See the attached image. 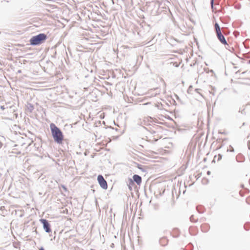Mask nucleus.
Listing matches in <instances>:
<instances>
[{
	"label": "nucleus",
	"instance_id": "29",
	"mask_svg": "<svg viewBox=\"0 0 250 250\" xmlns=\"http://www.w3.org/2000/svg\"><path fill=\"white\" fill-rule=\"evenodd\" d=\"M231 152H233L234 151V148L233 147L231 148V149L230 150Z\"/></svg>",
	"mask_w": 250,
	"mask_h": 250
},
{
	"label": "nucleus",
	"instance_id": "21",
	"mask_svg": "<svg viewBox=\"0 0 250 250\" xmlns=\"http://www.w3.org/2000/svg\"><path fill=\"white\" fill-rule=\"evenodd\" d=\"M246 202L248 204H250V198H248L246 199Z\"/></svg>",
	"mask_w": 250,
	"mask_h": 250
},
{
	"label": "nucleus",
	"instance_id": "23",
	"mask_svg": "<svg viewBox=\"0 0 250 250\" xmlns=\"http://www.w3.org/2000/svg\"><path fill=\"white\" fill-rule=\"evenodd\" d=\"M200 90V89H195V91H196V92L200 94L202 96V95L199 92Z\"/></svg>",
	"mask_w": 250,
	"mask_h": 250
},
{
	"label": "nucleus",
	"instance_id": "28",
	"mask_svg": "<svg viewBox=\"0 0 250 250\" xmlns=\"http://www.w3.org/2000/svg\"><path fill=\"white\" fill-rule=\"evenodd\" d=\"M158 141V139H154L153 141H152V142H157Z\"/></svg>",
	"mask_w": 250,
	"mask_h": 250
},
{
	"label": "nucleus",
	"instance_id": "26",
	"mask_svg": "<svg viewBox=\"0 0 250 250\" xmlns=\"http://www.w3.org/2000/svg\"><path fill=\"white\" fill-rule=\"evenodd\" d=\"M110 247H111V248H114V243H112V244H111V245H110Z\"/></svg>",
	"mask_w": 250,
	"mask_h": 250
},
{
	"label": "nucleus",
	"instance_id": "18",
	"mask_svg": "<svg viewBox=\"0 0 250 250\" xmlns=\"http://www.w3.org/2000/svg\"><path fill=\"white\" fill-rule=\"evenodd\" d=\"M214 0H210V5H211V8L212 9H213Z\"/></svg>",
	"mask_w": 250,
	"mask_h": 250
},
{
	"label": "nucleus",
	"instance_id": "8",
	"mask_svg": "<svg viewBox=\"0 0 250 250\" xmlns=\"http://www.w3.org/2000/svg\"><path fill=\"white\" fill-rule=\"evenodd\" d=\"M26 106L28 111L30 113H32L34 109V105L31 103H27Z\"/></svg>",
	"mask_w": 250,
	"mask_h": 250
},
{
	"label": "nucleus",
	"instance_id": "9",
	"mask_svg": "<svg viewBox=\"0 0 250 250\" xmlns=\"http://www.w3.org/2000/svg\"><path fill=\"white\" fill-rule=\"evenodd\" d=\"M201 229L203 231L207 232L210 228V226L208 224H205L201 226Z\"/></svg>",
	"mask_w": 250,
	"mask_h": 250
},
{
	"label": "nucleus",
	"instance_id": "12",
	"mask_svg": "<svg viewBox=\"0 0 250 250\" xmlns=\"http://www.w3.org/2000/svg\"><path fill=\"white\" fill-rule=\"evenodd\" d=\"M217 158V161L221 160L222 158V155L221 154H219L218 155H215L214 157V159L212 161V162H215V159Z\"/></svg>",
	"mask_w": 250,
	"mask_h": 250
},
{
	"label": "nucleus",
	"instance_id": "4",
	"mask_svg": "<svg viewBox=\"0 0 250 250\" xmlns=\"http://www.w3.org/2000/svg\"><path fill=\"white\" fill-rule=\"evenodd\" d=\"M97 180L100 187L104 189H106L108 188L107 183L102 175H99L97 177Z\"/></svg>",
	"mask_w": 250,
	"mask_h": 250
},
{
	"label": "nucleus",
	"instance_id": "14",
	"mask_svg": "<svg viewBox=\"0 0 250 250\" xmlns=\"http://www.w3.org/2000/svg\"><path fill=\"white\" fill-rule=\"evenodd\" d=\"M214 29L215 30H218V29H221L219 24L217 22H216L214 23Z\"/></svg>",
	"mask_w": 250,
	"mask_h": 250
},
{
	"label": "nucleus",
	"instance_id": "6",
	"mask_svg": "<svg viewBox=\"0 0 250 250\" xmlns=\"http://www.w3.org/2000/svg\"><path fill=\"white\" fill-rule=\"evenodd\" d=\"M217 37L221 43H222L224 45L228 44L227 42L222 33L220 35H218Z\"/></svg>",
	"mask_w": 250,
	"mask_h": 250
},
{
	"label": "nucleus",
	"instance_id": "39",
	"mask_svg": "<svg viewBox=\"0 0 250 250\" xmlns=\"http://www.w3.org/2000/svg\"><path fill=\"white\" fill-rule=\"evenodd\" d=\"M245 123H243V125H245Z\"/></svg>",
	"mask_w": 250,
	"mask_h": 250
},
{
	"label": "nucleus",
	"instance_id": "3",
	"mask_svg": "<svg viewBox=\"0 0 250 250\" xmlns=\"http://www.w3.org/2000/svg\"><path fill=\"white\" fill-rule=\"evenodd\" d=\"M41 223L43 225V228L44 231L47 233H50L52 232V230L51 229V225L49 222V221L46 219H41L40 220Z\"/></svg>",
	"mask_w": 250,
	"mask_h": 250
},
{
	"label": "nucleus",
	"instance_id": "1",
	"mask_svg": "<svg viewBox=\"0 0 250 250\" xmlns=\"http://www.w3.org/2000/svg\"><path fill=\"white\" fill-rule=\"evenodd\" d=\"M50 128L54 142L58 144H62L64 139V136L61 129L54 123L50 124Z\"/></svg>",
	"mask_w": 250,
	"mask_h": 250
},
{
	"label": "nucleus",
	"instance_id": "5",
	"mask_svg": "<svg viewBox=\"0 0 250 250\" xmlns=\"http://www.w3.org/2000/svg\"><path fill=\"white\" fill-rule=\"evenodd\" d=\"M132 180L134 183H136L137 185L140 186L142 183V179L140 175L138 174H134L132 176Z\"/></svg>",
	"mask_w": 250,
	"mask_h": 250
},
{
	"label": "nucleus",
	"instance_id": "13",
	"mask_svg": "<svg viewBox=\"0 0 250 250\" xmlns=\"http://www.w3.org/2000/svg\"><path fill=\"white\" fill-rule=\"evenodd\" d=\"M137 167L143 172L146 171V170L143 167V166L141 165L138 164Z\"/></svg>",
	"mask_w": 250,
	"mask_h": 250
},
{
	"label": "nucleus",
	"instance_id": "24",
	"mask_svg": "<svg viewBox=\"0 0 250 250\" xmlns=\"http://www.w3.org/2000/svg\"><path fill=\"white\" fill-rule=\"evenodd\" d=\"M0 108L2 110L5 108L4 105H0Z\"/></svg>",
	"mask_w": 250,
	"mask_h": 250
},
{
	"label": "nucleus",
	"instance_id": "27",
	"mask_svg": "<svg viewBox=\"0 0 250 250\" xmlns=\"http://www.w3.org/2000/svg\"><path fill=\"white\" fill-rule=\"evenodd\" d=\"M44 250V249L42 247H41V248H40V250Z\"/></svg>",
	"mask_w": 250,
	"mask_h": 250
},
{
	"label": "nucleus",
	"instance_id": "10",
	"mask_svg": "<svg viewBox=\"0 0 250 250\" xmlns=\"http://www.w3.org/2000/svg\"><path fill=\"white\" fill-rule=\"evenodd\" d=\"M168 240L166 237H163L160 240V243L163 246H166Z\"/></svg>",
	"mask_w": 250,
	"mask_h": 250
},
{
	"label": "nucleus",
	"instance_id": "36",
	"mask_svg": "<svg viewBox=\"0 0 250 250\" xmlns=\"http://www.w3.org/2000/svg\"><path fill=\"white\" fill-rule=\"evenodd\" d=\"M115 130H116V131H117L118 130V128H115Z\"/></svg>",
	"mask_w": 250,
	"mask_h": 250
},
{
	"label": "nucleus",
	"instance_id": "22",
	"mask_svg": "<svg viewBox=\"0 0 250 250\" xmlns=\"http://www.w3.org/2000/svg\"><path fill=\"white\" fill-rule=\"evenodd\" d=\"M247 145H248L249 149L250 150V141H248Z\"/></svg>",
	"mask_w": 250,
	"mask_h": 250
},
{
	"label": "nucleus",
	"instance_id": "34",
	"mask_svg": "<svg viewBox=\"0 0 250 250\" xmlns=\"http://www.w3.org/2000/svg\"><path fill=\"white\" fill-rule=\"evenodd\" d=\"M21 70H19L18 71V72L19 73H21Z\"/></svg>",
	"mask_w": 250,
	"mask_h": 250
},
{
	"label": "nucleus",
	"instance_id": "7",
	"mask_svg": "<svg viewBox=\"0 0 250 250\" xmlns=\"http://www.w3.org/2000/svg\"><path fill=\"white\" fill-rule=\"evenodd\" d=\"M127 184L129 190L131 191L132 190V187L135 185V183L133 182L131 178H129Z\"/></svg>",
	"mask_w": 250,
	"mask_h": 250
},
{
	"label": "nucleus",
	"instance_id": "11",
	"mask_svg": "<svg viewBox=\"0 0 250 250\" xmlns=\"http://www.w3.org/2000/svg\"><path fill=\"white\" fill-rule=\"evenodd\" d=\"M196 209L199 213H203L204 212L205 208L202 206H198L196 207Z\"/></svg>",
	"mask_w": 250,
	"mask_h": 250
},
{
	"label": "nucleus",
	"instance_id": "35",
	"mask_svg": "<svg viewBox=\"0 0 250 250\" xmlns=\"http://www.w3.org/2000/svg\"><path fill=\"white\" fill-rule=\"evenodd\" d=\"M56 52H55L53 57H55V56L56 55Z\"/></svg>",
	"mask_w": 250,
	"mask_h": 250
},
{
	"label": "nucleus",
	"instance_id": "38",
	"mask_svg": "<svg viewBox=\"0 0 250 250\" xmlns=\"http://www.w3.org/2000/svg\"><path fill=\"white\" fill-rule=\"evenodd\" d=\"M176 97H177V99H179V97H178L177 95H176Z\"/></svg>",
	"mask_w": 250,
	"mask_h": 250
},
{
	"label": "nucleus",
	"instance_id": "16",
	"mask_svg": "<svg viewBox=\"0 0 250 250\" xmlns=\"http://www.w3.org/2000/svg\"><path fill=\"white\" fill-rule=\"evenodd\" d=\"M215 32L216 34V36L222 34L221 29H218V30H215Z\"/></svg>",
	"mask_w": 250,
	"mask_h": 250
},
{
	"label": "nucleus",
	"instance_id": "25",
	"mask_svg": "<svg viewBox=\"0 0 250 250\" xmlns=\"http://www.w3.org/2000/svg\"><path fill=\"white\" fill-rule=\"evenodd\" d=\"M62 188H63L65 190H67V188H66V187H65V186H64V185H62Z\"/></svg>",
	"mask_w": 250,
	"mask_h": 250
},
{
	"label": "nucleus",
	"instance_id": "20",
	"mask_svg": "<svg viewBox=\"0 0 250 250\" xmlns=\"http://www.w3.org/2000/svg\"><path fill=\"white\" fill-rule=\"evenodd\" d=\"M149 132L152 134L156 133V131L155 130H153V129H151L149 130Z\"/></svg>",
	"mask_w": 250,
	"mask_h": 250
},
{
	"label": "nucleus",
	"instance_id": "30",
	"mask_svg": "<svg viewBox=\"0 0 250 250\" xmlns=\"http://www.w3.org/2000/svg\"><path fill=\"white\" fill-rule=\"evenodd\" d=\"M2 146V143L0 141V148Z\"/></svg>",
	"mask_w": 250,
	"mask_h": 250
},
{
	"label": "nucleus",
	"instance_id": "31",
	"mask_svg": "<svg viewBox=\"0 0 250 250\" xmlns=\"http://www.w3.org/2000/svg\"><path fill=\"white\" fill-rule=\"evenodd\" d=\"M244 185H243V184H241V187L242 188H244Z\"/></svg>",
	"mask_w": 250,
	"mask_h": 250
},
{
	"label": "nucleus",
	"instance_id": "2",
	"mask_svg": "<svg viewBox=\"0 0 250 250\" xmlns=\"http://www.w3.org/2000/svg\"><path fill=\"white\" fill-rule=\"evenodd\" d=\"M47 38V35L44 33H40L37 35L33 36L29 41L32 45H38L42 43Z\"/></svg>",
	"mask_w": 250,
	"mask_h": 250
},
{
	"label": "nucleus",
	"instance_id": "19",
	"mask_svg": "<svg viewBox=\"0 0 250 250\" xmlns=\"http://www.w3.org/2000/svg\"><path fill=\"white\" fill-rule=\"evenodd\" d=\"M241 8V5L240 4H237L235 6V8L237 9H239Z\"/></svg>",
	"mask_w": 250,
	"mask_h": 250
},
{
	"label": "nucleus",
	"instance_id": "32",
	"mask_svg": "<svg viewBox=\"0 0 250 250\" xmlns=\"http://www.w3.org/2000/svg\"><path fill=\"white\" fill-rule=\"evenodd\" d=\"M194 65H195V63H194L193 64H190V66H194Z\"/></svg>",
	"mask_w": 250,
	"mask_h": 250
},
{
	"label": "nucleus",
	"instance_id": "15",
	"mask_svg": "<svg viewBox=\"0 0 250 250\" xmlns=\"http://www.w3.org/2000/svg\"><path fill=\"white\" fill-rule=\"evenodd\" d=\"M190 221L191 222H197L198 220H195L194 219V215H192L190 217Z\"/></svg>",
	"mask_w": 250,
	"mask_h": 250
},
{
	"label": "nucleus",
	"instance_id": "33",
	"mask_svg": "<svg viewBox=\"0 0 250 250\" xmlns=\"http://www.w3.org/2000/svg\"><path fill=\"white\" fill-rule=\"evenodd\" d=\"M210 172L209 171H208L207 172V174H208V175L210 174Z\"/></svg>",
	"mask_w": 250,
	"mask_h": 250
},
{
	"label": "nucleus",
	"instance_id": "17",
	"mask_svg": "<svg viewBox=\"0 0 250 250\" xmlns=\"http://www.w3.org/2000/svg\"><path fill=\"white\" fill-rule=\"evenodd\" d=\"M239 112H241L243 114H246V112H245V109L244 108H243L242 109L240 108Z\"/></svg>",
	"mask_w": 250,
	"mask_h": 250
},
{
	"label": "nucleus",
	"instance_id": "37",
	"mask_svg": "<svg viewBox=\"0 0 250 250\" xmlns=\"http://www.w3.org/2000/svg\"><path fill=\"white\" fill-rule=\"evenodd\" d=\"M248 63L250 64V59L249 60Z\"/></svg>",
	"mask_w": 250,
	"mask_h": 250
}]
</instances>
